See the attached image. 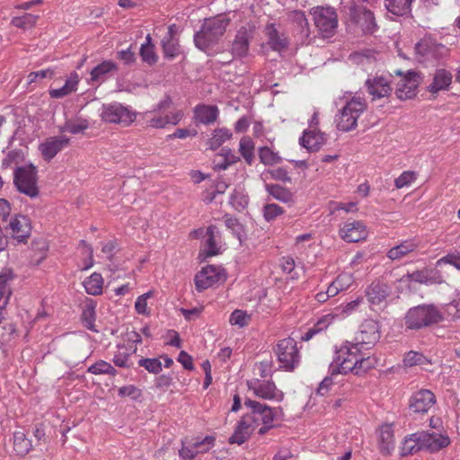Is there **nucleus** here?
<instances>
[{"instance_id": "obj_53", "label": "nucleus", "mask_w": 460, "mask_h": 460, "mask_svg": "<svg viewBox=\"0 0 460 460\" xmlns=\"http://www.w3.org/2000/svg\"><path fill=\"white\" fill-rule=\"evenodd\" d=\"M251 320V316L243 310H234L231 315L229 322L233 325H238L239 327H244L248 325Z\"/></svg>"}, {"instance_id": "obj_27", "label": "nucleus", "mask_w": 460, "mask_h": 460, "mask_svg": "<svg viewBox=\"0 0 460 460\" xmlns=\"http://www.w3.org/2000/svg\"><path fill=\"white\" fill-rule=\"evenodd\" d=\"M326 141L324 133L316 130H305L299 139L300 145L310 152L318 151Z\"/></svg>"}, {"instance_id": "obj_22", "label": "nucleus", "mask_w": 460, "mask_h": 460, "mask_svg": "<svg viewBox=\"0 0 460 460\" xmlns=\"http://www.w3.org/2000/svg\"><path fill=\"white\" fill-rule=\"evenodd\" d=\"M339 234L341 238L348 243H358L367 237V227L361 221L345 223Z\"/></svg>"}, {"instance_id": "obj_44", "label": "nucleus", "mask_w": 460, "mask_h": 460, "mask_svg": "<svg viewBox=\"0 0 460 460\" xmlns=\"http://www.w3.org/2000/svg\"><path fill=\"white\" fill-rule=\"evenodd\" d=\"M259 158L261 164L272 166L279 164L282 158L277 152L271 150L269 146H261L258 149Z\"/></svg>"}, {"instance_id": "obj_9", "label": "nucleus", "mask_w": 460, "mask_h": 460, "mask_svg": "<svg viewBox=\"0 0 460 460\" xmlns=\"http://www.w3.org/2000/svg\"><path fill=\"white\" fill-rule=\"evenodd\" d=\"M274 351L280 363V367L285 371H293L297 367L300 355L296 341L293 338L280 340Z\"/></svg>"}, {"instance_id": "obj_32", "label": "nucleus", "mask_w": 460, "mask_h": 460, "mask_svg": "<svg viewBox=\"0 0 460 460\" xmlns=\"http://www.w3.org/2000/svg\"><path fill=\"white\" fill-rule=\"evenodd\" d=\"M218 113L217 107L213 105H198L194 110L196 120L205 125L215 122L218 117Z\"/></svg>"}, {"instance_id": "obj_42", "label": "nucleus", "mask_w": 460, "mask_h": 460, "mask_svg": "<svg viewBox=\"0 0 460 460\" xmlns=\"http://www.w3.org/2000/svg\"><path fill=\"white\" fill-rule=\"evenodd\" d=\"M103 279L101 274L93 273L87 279L84 280V286L85 291L93 296H97L102 292Z\"/></svg>"}, {"instance_id": "obj_19", "label": "nucleus", "mask_w": 460, "mask_h": 460, "mask_svg": "<svg viewBox=\"0 0 460 460\" xmlns=\"http://www.w3.org/2000/svg\"><path fill=\"white\" fill-rule=\"evenodd\" d=\"M70 139L64 136L49 137L40 144L39 150L43 159L50 162L59 152L68 146Z\"/></svg>"}, {"instance_id": "obj_47", "label": "nucleus", "mask_w": 460, "mask_h": 460, "mask_svg": "<svg viewBox=\"0 0 460 460\" xmlns=\"http://www.w3.org/2000/svg\"><path fill=\"white\" fill-rule=\"evenodd\" d=\"M87 372L93 375L108 374L111 376L117 375V370L108 362L104 360H99L93 365L90 366Z\"/></svg>"}, {"instance_id": "obj_8", "label": "nucleus", "mask_w": 460, "mask_h": 460, "mask_svg": "<svg viewBox=\"0 0 460 460\" xmlns=\"http://www.w3.org/2000/svg\"><path fill=\"white\" fill-rule=\"evenodd\" d=\"M314 22L323 38L332 37L338 27V15L330 6H315L310 9Z\"/></svg>"}, {"instance_id": "obj_20", "label": "nucleus", "mask_w": 460, "mask_h": 460, "mask_svg": "<svg viewBox=\"0 0 460 460\" xmlns=\"http://www.w3.org/2000/svg\"><path fill=\"white\" fill-rule=\"evenodd\" d=\"M436 396L428 389L414 393L409 402V408L414 413H425L435 404Z\"/></svg>"}, {"instance_id": "obj_63", "label": "nucleus", "mask_w": 460, "mask_h": 460, "mask_svg": "<svg viewBox=\"0 0 460 460\" xmlns=\"http://www.w3.org/2000/svg\"><path fill=\"white\" fill-rule=\"evenodd\" d=\"M195 441L190 446L196 448H199V451L207 452L213 446L215 442V438L212 436H207L202 440L194 439Z\"/></svg>"}, {"instance_id": "obj_38", "label": "nucleus", "mask_w": 460, "mask_h": 460, "mask_svg": "<svg viewBox=\"0 0 460 460\" xmlns=\"http://www.w3.org/2000/svg\"><path fill=\"white\" fill-rule=\"evenodd\" d=\"M254 428L249 423L243 424V418H242L241 420L238 422V425L236 426L234 433L228 438V442L230 444H237V445L243 444L250 438L252 430Z\"/></svg>"}, {"instance_id": "obj_34", "label": "nucleus", "mask_w": 460, "mask_h": 460, "mask_svg": "<svg viewBox=\"0 0 460 460\" xmlns=\"http://www.w3.org/2000/svg\"><path fill=\"white\" fill-rule=\"evenodd\" d=\"M417 248L418 243L415 240H406L391 248L387 252V257L392 261L400 260Z\"/></svg>"}, {"instance_id": "obj_17", "label": "nucleus", "mask_w": 460, "mask_h": 460, "mask_svg": "<svg viewBox=\"0 0 460 460\" xmlns=\"http://www.w3.org/2000/svg\"><path fill=\"white\" fill-rule=\"evenodd\" d=\"M249 390L264 400H276L281 402L284 398L282 391L279 390L273 381H260L254 379L247 383Z\"/></svg>"}, {"instance_id": "obj_4", "label": "nucleus", "mask_w": 460, "mask_h": 460, "mask_svg": "<svg viewBox=\"0 0 460 460\" xmlns=\"http://www.w3.org/2000/svg\"><path fill=\"white\" fill-rule=\"evenodd\" d=\"M172 103V99L166 96L152 111H146V118L148 126L155 128H163L169 124L177 125L182 119L183 113L181 111L167 112Z\"/></svg>"}, {"instance_id": "obj_10", "label": "nucleus", "mask_w": 460, "mask_h": 460, "mask_svg": "<svg viewBox=\"0 0 460 460\" xmlns=\"http://www.w3.org/2000/svg\"><path fill=\"white\" fill-rule=\"evenodd\" d=\"M394 74L400 77L395 88L397 98L405 101L415 97L420 84V73L413 70H408L406 73L395 70Z\"/></svg>"}, {"instance_id": "obj_50", "label": "nucleus", "mask_w": 460, "mask_h": 460, "mask_svg": "<svg viewBox=\"0 0 460 460\" xmlns=\"http://www.w3.org/2000/svg\"><path fill=\"white\" fill-rule=\"evenodd\" d=\"M402 279L420 284L432 283V278L429 276L428 270H415L411 273H407Z\"/></svg>"}, {"instance_id": "obj_41", "label": "nucleus", "mask_w": 460, "mask_h": 460, "mask_svg": "<svg viewBox=\"0 0 460 460\" xmlns=\"http://www.w3.org/2000/svg\"><path fill=\"white\" fill-rule=\"evenodd\" d=\"M233 134L230 129L226 128H217L214 130L211 138L208 140V146L210 149L217 150L219 148L226 140L232 137Z\"/></svg>"}, {"instance_id": "obj_57", "label": "nucleus", "mask_w": 460, "mask_h": 460, "mask_svg": "<svg viewBox=\"0 0 460 460\" xmlns=\"http://www.w3.org/2000/svg\"><path fill=\"white\" fill-rule=\"evenodd\" d=\"M86 128H88V122L86 120L81 121L80 123L66 121L64 126L60 128V131L76 135L84 132Z\"/></svg>"}, {"instance_id": "obj_26", "label": "nucleus", "mask_w": 460, "mask_h": 460, "mask_svg": "<svg viewBox=\"0 0 460 460\" xmlns=\"http://www.w3.org/2000/svg\"><path fill=\"white\" fill-rule=\"evenodd\" d=\"M265 33L268 38V45L275 51L287 49L289 41L284 33H280L274 23H268L265 26Z\"/></svg>"}, {"instance_id": "obj_54", "label": "nucleus", "mask_w": 460, "mask_h": 460, "mask_svg": "<svg viewBox=\"0 0 460 460\" xmlns=\"http://www.w3.org/2000/svg\"><path fill=\"white\" fill-rule=\"evenodd\" d=\"M139 54L142 60L148 65H154L157 62L158 57L155 52L154 45H142Z\"/></svg>"}, {"instance_id": "obj_35", "label": "nucleus", "mask_w": 460, "mask_h": 460, "mask_svg": "<svg viewBox=\"0 0 460 460\" xmlns=\"http://www.w3.org/2000/svg\"><path fill=\"white\" fill-rule=\"evenodd\" d=\"M412 0H385L388 13L395 16H404L411 13Z\"/></svg>"}, {"instance_id": "obj_51", "label": "nucleus", "mask_w": 460, "mask_h": 460, "mask_svg": "<svg viewBox=\"0 0 460 460\" xmlns=\"http://www.w3.org/2000/svg\"><path fill=\"white\" fill-rule=\"evenodd\" d=\"M138 365L152 374H158L162 371V363L159 358H140Z\"/></svg>"}, {"instance_id": "obj_49", "label": "nucleus", "mask_w": 460, "mask_h": 460, "mask_svg": "<svg viewBox=\"0 0 460 460\" xmlns=\"http://www.w3.org/2000/svg\"><path fill=\"white\" fill-rule=\"evenodd\" d=\"M38 16L31 13H25L22 16L14 17L12 20V24L17 28L28 29L36 24Z\"/></svg>"}, {"instance_id": "obj_33", "label": "nucleus", "mask_w": 460, "mask_h": 460, "mask_svg": "<svg viewBox=\"0 0 460 460\" xmlns=\"http://www.w3.org/2000/svg\"><path fill=\"white\" fill-rule=\"evenodd\" d=\"M388 287L380 282H373L367 289L366 296L372 305H380L388 296Z\"/></svg>"}, {"instance_id": "obj_23", "label": "nucleus", "mask_w": 460, "mask_h": 460, "mask_svg": "<svg viewBox=\"0 0 460 460\" xmlns=\"http://www.w3.org/2000/svg\"><path fill=\"white\" fill-rule=\"evenodd\" d=\"M365 86L374 100L389 96L393 90L390 82L384 76L367 78Z\"/></svg>"}, {"instance_id": "obj_1", "label": "nucleus", "mask_w": 460, "mask_h": 460, "mask_svg": "<svg viewBox=\"0 0 460 460\" xmlns=\"http://www.w3.org/2000/svg\"><path fill=\"white\" fill-rule=\"evenodd\" d=\"M229 23L230 19L222 15L206 19L199 31L194 34L193 40L196 48L208 52L225 34Z\"/></svg>"}, {"instance_id": "obj_37", "label": "nucleus", "mask_w": 460, "mask_h": 460, "mask_svg": "<svg viewBox=\"0 0 460 460\" xmlns=\"http://www.w3.org/2000/svg\"><path fill=\"white\" fill-rule=\"evenodd\" d=\"M78 82V75L75 72L72 73L62 87L58 89H51L49 91L50 97L54 99H59L68 95L76 90Z\"/></svg>"}, {"instance_id": "obj_39", "label": "nucleus", "mask_w": 460, "mask_h": 460, "mask_svg": "<svg viewBox=\"0 0 460 460\" xmlns=\"http://www.w3.org/2000/svg\"><path fill=\"white\" fill-rule=\"evenodd\" d=\"M333 316L326 314L321 317L313 327L309 328L306 332L301 337L302 341H307L311 340L315 334L324 331L332 323Z\"/></svg>"}, {"instance_id": "obj_25", "label": "nucleus", "mask_w": 460, "mask_h": 460, "mask_svg": "<svg viewBox=\"0 0 460 460\" xmlns=\"http://www.w3.org/2000/svg\"><path fill=\"white\" fill-rule=\"evenodd\" d=\"M418 439L422 445V448H427L431 452L438 451L449 444L447 437H443L435 432H422L419 433Z\"/></svg>"}, {"instance_id": "obj_58", "label": "nucleus", "mask_w": 460, "mask_h": 460, "mask_svg": "<svg viewBox=\"0 0 460 460\" xmlns=\"http://www.w3.org/2000/svg\"><path fill=\"white\" fill-rule=\"evenodd\" d=\"M374 367V360L369 357H363L360 354L358 355L357 360V366L355 367V370L353 373L355 375H361L367 372L368 369H371Z\"/></svg>"}, {"instance_id": "obj_13", "label": "nucleus", "mask_w": 460, "mask_h": 460, "mask_svg": "<svg viewBox=\"0 0 460 460\" xmlns=\"http://www.w3.org/2000/svg\"><path fill=\"white\" fill-rule=\"evenodd\" d=\"M5 230L17 243H26L31 232V220L23 215L12 217Z\"/></svg>"}, {"instance_id": "obj_40", "label": "nucleus", "mask_w": 460, "mask_h": 460, "mask_svg": "<svg viewBox=\"0 0 460 460\" xmlns=\"http://www.w3.org/2000/svg\"><path fill=\"white\" fill-rule=\"evenodd\" d=\"M379 448L381 452L389 454L394 448V432L389 425L383 426L380 429Z\"/></svg>"}, {"instance_id": "obj_48", "label": "nucleus", "mask_w": 460, "mask_h": 460, "mask_svg": "<svg viewBox=\"0 0 460 460\" xmlns=\"http://www.w3.org/2000/svg\"><path fill=\"white\" fill-rule=\"evenodd\" d=\"M419 433L412 434L409 438H406L402 446V455H412L422 449V445L418 439Z\"/></svg>"}, {"instance_id": "obj_5", "label": "nucleus", "mask_w": 460, "mask_h": 460, "mask_svg": "<svg viewBox=\"0 0 460 460\" xmlns=\"http://www.w3.org/2000/svg\"><path fill=\"white\" fill-rule=\"evenodd\" d=\"M366 100L359 95L354 96L341 109L336 117V126L341 131L349 132L356 128L358 119L366 111Z\"/></svg>"}, {"instance_id": "obj_12", "label": "nucleus", "mask_w": 460, "mask_h": 460, "mask_svg": "<svg viewBox=\"0 0 460 460\" xmlns=\"http://www.w3.org/2000/svg\"><path fill=\"white\" fill-rule=\"evenodd\" d=\"M102 119L105 122L128 126L135 120V114L121 103L113 102L102 106Z\"/></svg>"}, {"instance_id": "obj_64", "label": "nucleus", "mask_w": 460, "mask_h": 460, "mask_svg": "<svg viewBox=\"0 0 460 460\" xmlns=\"http://www.w3.org/2000/svg\"><path fill=\"white\" fill-rule=\"evenodd\" d=\"M230 203L236 209H243L247 206L248 200L241 192L234 190L230 197Z\"/></svg>"}, {"instance_id": "obj_7", "label": "nucleus", "mask_w": 460, "mask_h": 460, "mask_svg": "<svg viewBox=\"0 0 460 460\" xmlns=\"http://www.w3.org/2000/svg\"><path fill=\"white\" fill-rule=\"evenodd\" d=\"M360 349L358 344L347 341L336 350L335 358L330 365L332 375L353 373Z\"/></svg>"}, {"instance_id": "obj_52", "label": "nucleus", "mask_w": 460, "mask_h": 460, "mask_svg": "<svg viewBox=\"0 0 460 460\" xmlns=\"http://www.w3.org/2000/svg\"><path fill=\"white\" fill-rule=\"evenodd\" d=\"M195 440L188 438H185L181 441L182 447L181 450H179L180 456L183 459H191L193 458L198 453H201L199 448L193 447L190 445L193 444Z\"/></svg>"}, {"instance_id": "obj_24", "label": "nucleus", "mask_w": 460, "mask_h": 460, "mask_svg": "<svg viewBox=\"0 0 460 460\" xmlns=\"http://www.w3.org/2000/svg\"><path fill=\"white\" fill-rule=\"evenodd\" d=\"M205 247L199 252L203 259L212 257L220 253V246L217 238H220V233L216 226H209L206 231Z\"/></svg>"}, {"instance_id": "obj_14", "label": "nucleus", "mask_w": 460, "mask_h": 460, "mask_svg": "<svg viewBox=\"0 0 460 460\" xmlns=\"http://www.w3.org/2000/svg\"><path fill=\"white\" fill-rule=\"evenodd\" d=\"M225 279L224 270L214 265H208L196 274L194 280L196 289L201 292Z\"/></svg>"}, {"instance_id": "obj_28", "label": "nucleus", "mask_w": 460, "mask_h": 460, "mask_svg": "<svg viewBox=\"0 0 460 460\" xmlns=\"http://www.w3.org/2000/svg\"><path fill=\"white\" fill-rule=\"evenodd\" d=\"M118 69L119 67L115 62L104 60L92 69L90 80L101 84L109 77L110 73L117 72Z\"/></svg>"}, {"instance_id": "obj_6", "label": "nucleus", "mask_w": 460, "mask_h": 460, "mask_svg": "<svg viewBox=\"0 0 460 460\" xmlns=\"http://www.w3.org/2000/svg\"><path fill=\"white\" fill-rule=\"evenodd\" d=\"M37 174V167L32 164L16 166L13 171V184L17 190L31 199L37 198L40 193Z\"/></svg>"}, {"instance_id": "obj_18", "label": "nucleus", "mask_w": 460, "mask_h": 460, "mask_svg": "<svg viewBox=\"0 0 460 460\" xmlns=\"http://www.w3.org/2000/svg\"><path fill=\"white\" fill-rule=\"evenodd\" d=\"M351 21L356 23L364 34H373L377 30L376 18L370 10L365 7H353L349 10Z\"/></svg>"}, {"instance_id": "obj_16", "label": "nucleus", "mask_w": 460, "mask_h": 460, "mask_svg": "<svg viewBox=\"0 0 460 460\" xmlns=\"http://www.w3.org/2000/svg\"><path fill=\"white\" fill-rule=\"evenodd\" d=\"M164 58L172 60L182 53L180 45L179 28L176 24H171L168 27L167 33L161 40Z\"/></svg>"}, {"instance_id": "obj_29", "label": "nucleus", "mask_w": 460, "mask_h": 460, "mask_svg": "<svg viewBox=\"0 0 460 460\" xmlns=\"http://www.w3.org/2000/svg\"><path fill=\"white\" fill-rule=\"evenodd\" d=\"M452 82V75L446 69H438L433 76L432 83L428 86L431 93H438L439 91L447 90Z\"/></svg>"}, {"instance_id": "obj_3", "label": "nucleus", "mask_w": 460, "mask_h": 460, "mask_svg": "<svg viewBox=\"0 0 460 460\" xmlns=\"http://www.w3.org/2000/svg\"><path fill=\"white\" fill-rule=\"evenodd\" d=\"M243 404L248 411L243 415V424L249 423L253 428L259 424L273 423L275 420L282 419L284 416L281 407L271 408L266 403L250 398H246Z\"/></svg>"}, {"instance_id": "obj_15", "label": "nucleus", "mask_w": 460, "mask_h": 460, "mask_svg": "<svg viewBox=\"0 0 460 460\" xmlns=\"http://www.w3.org/2000/svg\"><path fill=\"white\" fill-rule=\"evenodd\" d=\"M254 32L255 25L252 23H246L237 31L232 45L233 56L236 58H243L247 56L250 41L253 38Z\"/></svg>"}, {"instance_id": "obj_56", "label": "nucleus", "mask_w": 460, "mask_h": 460, "mask_svg": "<svg viewBox=\"0 0 460 460\" xmlns=\"http://www.w3.org/2000/svg\"><path fill=\"white\" fill-rule=\"evenodd\" d=\"M427 361L426 357L413 350L409 351L403 358V363L406 367H413L416 365H423Z\"/></svg>"}, {"instance_id": "obj_21", "label": "nucleus", "mask_w": 460, "mask_h": 460, "mask_svg": "<svg viewBox=\"0 0 460 460\" xmlns=\"http://www.w3.org/2000/svg\"><path fill=\"white\" fill-rule=\"evenodd\" d=\"M380 338L379 324L374 320H366L361 325L356 336V343L358 346L373 345Z\"/></svg>"}, {"instance_id": "obj_2", "label": "nucleus", "mask_w": 460, "mask_h": 460, "mask_svg": "<svg viewBox=\"0 0 460 460\" xmlns=\"http://www.w3.org/2000/svg\"><path fill=\"white\" fill-rule=\"evenodd\" d=\"M444 320L440 310L434 305H420L408 310L404 317L406 329L419 331Z\"/></svg>"}, {"instance_id": "obj_59", "label": "nucleus", "mask_w": 460, "mask_h": 460, "mask_svg": "<svg viewBox=\"0 0 460 460\" xmlns=\"http://www.w3.org/2000/svg\"><path fill=\"white\" fill-rule=\"evenodd\" d=\"M416 180V173L412 171L403 172L398 178L394 180V186L397 189H402L410 185Z\"/></svg>"}, {"instance_id": "obj_30", "label": "nucleus", "mask_w": 460, "mask_h": 460, "mask_svg": "<svg viewBox=\"0 0 460 460\" xmlns=\"http://www.w3.org/2000/svg\"><path fill=\"white\" fill-rule=\"evenodd\" d=\"M49 244L45 239L34 240L31 245L30 263L40 265L48 256Z\"/></svg>"}, {"instance_id": "obj_46", "label": "nucleus", "mask_w": 460, "mask_h": 460, "mask_svg": "<svg viewBox=\"0 0 460 460\" xmlns=\"http://www.w3.org/2000/svg\"><path fill=\"white\" fill-rule=\"evenodd\" d=\"M81 319L84 323V325L92 331H95L94 329V322H95V304L93 301L87 302L82 312Z\"/></svg>"}, {"instance_id": "obj_62", "label": "nucleus", "mask_w": 460, "mask_h": 460, "mask_svg": "<svg viewBox=\"0 0 460 460\" xmlns=\"http://www.w3.org/2000/svg\"><path fill=\"white\" fill-rule=\"evenodd\" d=\"M118 394L119 396H128L134 400L138 399L141 396V390L133 385L121 386Z\"/></svg>"}, {"instance_id": "obj_61", "label": "nucleus", "mask_w": 460, "mask_h": 460, "mask_svg": "<svg viewBox=\"0 0 460 460\" xmlns=\"http://www.w3.org/2000/svg\"><path fill=\"white\" fill-rule=\"evenodd\" d=\"M152 296L153 292L148 291L137 298V301L135 303V309L138 314H148L146 300Z\"/></svg>"}, {"instance_id": "obj_45", "label": "nucleus", "mask_w": 460, "mask_h": 460, "mask_svg": "<svg viewBox=\"0 0 460 460\" xmlns=\"http://www.w3.org/2000/svg\"><path fill=\"white\" fill-rule=\"evenodd\" d=\"M239 151L245 160V162L252 165L254 161V143L253 141L247 137H243L241 138L239 143Z\"/></svg>"}, {"instance_id": "obj_60", "label": "nucleus", "mask_w": 460, "mask_h": 460, "mask_svg": "<svg viewBox=\"0 0 460 460\" xmlns=\"http://www.w3.org/2000/svg\"><path fill=\"white\" fill-rule=\"evenodd\" d=\"M275 181H280L283 182H291V178L288 175V172L284 167H278L275 169L268 170L266 172Z\"/></svg>"}, {"instance_id": "obj_55", "label": "nucleus", "mask_w": 460, "mask_h": 460, "mask_svg": "<svg viewBox=\"0 0 460 460\" xmlns=\"http://www.w3.org/2000/svg\"><path fill=\"white\" fill-rule=\"evenodd\" d=\"M283 213L284 209L275 203L266 204L263 207V217L268 222L274 220L277 217L282 215Z\"/></svg>"}, {"instance_id": "obj_36", "label": "nucleus", "mask_w": 460, "mask_h": 460, "mask_svg": "<svg viewBox=\"0 0 460 460\" xmlns=\"http://www.w3.org/2000/svg\"><path fill=\"white\" fill-rule=\"evenodd\" d=\"M137 346L118 345V350L113 357V363L119 367H130L129 358L137 352Z\"/></svg>"}, {"instance_id": "obj_43", "label": "nucleus", "mask_w": 460, "mask_h": 460, "mask_svg": "<svg viewBox=\"0 0 460 460\" xmlns=\"http://www.w3.org/2000/svg\"><path fill=\"white\" fill-rule=\"evenodd\" d=\"M31 442L23 432L18 431L13 434V449L19 456H25L31 449Z\"/></svg>"}, {"instance_id": "obj_11", "label": "nucleus", "mask_w": 460, "mask_h": 460, "mask_svg": "<svg viewBox=\"0 0 460 460\" xmlns=\"http://www.w3.org/2000/svg\"><path fill=\"white\" fill-rule=\"evenodd\" d=\"M288 21L292 26V31L300 44L311 42V29L305 12L293 10L288 13Z\"/></svg>"}, {"instance_id": "obj_31", "label": "nucleus", "mask_w": 460, "mask_h": 460, "mask_svg": "<svg viewBox=\"0 0 460 460\" xmlns=\"http://www.w3.org/2000/svg\"><path fill=\"white\" fill-rule=\"evenodd\" d=\"M265 189L273 199L280 202L289 205L295 203L294 193L286 187L279 184L268 183L265 185Z\"/></svg>"}]
</instances>
